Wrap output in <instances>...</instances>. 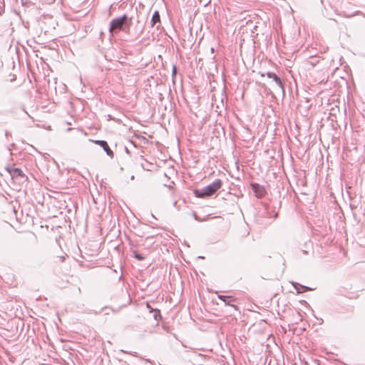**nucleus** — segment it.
Returning <instances> with one entry per match:
<instances>
[{"mask_svg": "<svg viewBox=\"0 0 365 365\" xmlns=\"http://www.w3.org/2000/svg\"><path fill=\"white\" fill-rule=\"evenodd\" d=\"M131 25V19L124 14L122 16L113 19L110 23L109 32L112 36L116 34L120 31H123L127 34L130 31Z\"/></svg>", "mask_w": 365, "mask_h": 365, "instance_id": "1", "label": "nucleus"}, {"mask_svg": "<svg viewBox=\"0 0 365 365\" xmlns=\"http://www.w3.org/2000/svg\"><path fill=\"white\" fill-rule=\"evenodd\" d=\"M222 182L220 179H216L211 184L207 185L202 189L195 190V195L197 197H210L216 193V192L222 187Z\"/></svg>", "mask_w": 365, "mask_h": 365, "instance_id": "2", "label": "nucleus"}, {"mask_svg": "<svg viewBox=\"0 0 365 365\" xmlns=\"http://www.w3.org/2000/svg\"><path fill=\"white\" fill-rule=\"evenodd\" d=\"M250 186L252 187V191L255 192V196L257 198L263 197L267 193L264 187L258 183L252 182L251 183Z\"/></svg>", "mask_w": 365, "mask_h": 365, "instance_id": "3", "label": "nucleus"}, {"mask_svg": "<svg viewBox=\"0 0 365 365\" xmlns=\"http://www.w3.org/2000/svg\"><path fill=\"white\" fill-rule=\"evenodd\" d=\"M93 142L95 144L101 146L110 158H113V155H114L113 152L110 148L108 143L106 140H93Z\"/></svg>", "mask_w": 365, "mask_h": 365, "instance_id": "4", "label": "nucleus"}, {"mask_svg": "<svg viewBox=\"0 0 365 365\" xmlns=\"http://www.w3.org/2000/svg\"><path fill=\"white\" fill-rule=\"evenodd\" d=\"M273 78H272L273 81L275 82L277 88H279V91L282 93V95H284V84L279 77H278L275 73L274 75H272Z\"/></svg>", "mask_w": 365, "mask_h": 365, "instance_id": "5", "label": "nucleus"}, {"mask_svg": "<svg viewBox=\"0 0 365 365\" xmlns=\"http://www.w3.org/2000/svg\"><path fill=\"white\" fill-rule=\"evenodd\" d=\"M292 284L293 287H294V289L297 290V292L298 294L312 290V288L304 286V285H302L297 282H292Z\"/></svg>", "mask_w": 365, "mask_h": 365, "instance_id": "6", "label": "nucleus"}, {"mask_svg": "<svg viewBox=\"0 0 365 365\" xmlns=\"http://www.w3.org/2000/svg\"><path fill=\"white\" fill-rule=\"evenodd\" d=\"M9 173L12 178H18V177L24 178V175L22 172V170L18 168H14L11 169L9 170Z\"/></svg>", "mask_w": 365, "mask_h": 365, "instance_id": "7", "label": "nucleus"}, {"mask_svg": "<svg viewBox=\"0 0 365 365\" xmlns=\"http://www.w3.org/2000/svg\"><path fill=\"white\" fill-rule=\"evenodd\" d=\"M150 23L152 26H155L157 23H160V16L158 11L154 12Z\"/></svg>", "mask_w": 365, "mask_h": 365, "instance_id": "8", "label": "nucleus"}, {"mask_svg": "<svg viewBox=\"0 0 365 365\" xmlns=\"http://www.w3.org/2000/svg\"><path fill=\"white\" fill-rule=\"evenodd\" d=\"M236 299L232 296H226V299H224L222 302L225 303L227 306H231L234 307L235 309H237V306L232 304V302H235Z\"/></svg>", "mask_w": 365, "mask_h": 365, "instance_id": "9", "label": "nucleus"}, {"mask_svg": "<svg viewBox=\"0 0 365 365\" xmlns=\"http://www.w3.org/2000/svg\"><path fill=\"white\" fill-rule=\"evenodd\" d=\"M193 360L198 365H201V362L205 361V356L201 354H195Z\"/></svg>", "mask_w": 365, "mask_h": 365, "instance_id": "10", "label": "nucleus"}, {"mask_svg": "<svg viewBox=\"0 0 365 365\" xmlns=\"http://www.w3.org/2000/svg\"><path fill=\"white\" fill-rule=\"evenodd\" d=\"M272 75H274V73H272V72H267L266 73V76H267V78H273V76Z\"/></svg>", "mask_w": 365, "mask_h": 365, "instance_id": "11", "label": "nucleus"}, {"mask_svg": "<svg viewBox=\"0 0 365 365\" xmlns=\"http://www.w3.org/2000/svg\"><path fill=\"white\" fill-rule=\"evenodd\" d=\"M135 257L136 259L139 260H142L144 259V257L140 254H135Z\"/></svg>", "mask_w": 365, "mask_h": 365, "instance_id": "12", "label": "nucleus"}, {"mask_svg": "<svg viewBox=\"0 0 365 365\" xmlns=\"http://www.w3.org/2000/svg\"><path fill=\"white\" fill-rule=\"evenodd\" d=\"M217 298H218L219 299H220L221 301H222L224 299H226V296H225V295H221V294H218V295H217Z\"/></svg>", "mask_w": 365, "mask_h": 365, "instance_id": "13", "label": "nucleus"}, {"mask_svg": "<svg viewBox=\"0 0 365 365\" xmlns=\"http://www.w3.org/2000/svg\"><path fill=\"white\" fill-rule=\"evenodd\" d=\"M158 316L160 317V312L159 311H156L154 314V317H155V319H158Z\"/></svg>", "mask_w": 365, "mask_h": 365, "instance_id": "14", "label": "nucleus"}, {"mask_svg": "<svg viewBox=\"0 0 365 365\" xmlns=\"http://www.w3.org/2000/svg\"><path fill=\"white\" fill-rule=\"evenodd\" d=\"M175 72H176V68H175V66H174L173 67V74H175Z\"/></svg>", "mask_w": 365, "mask_h": 365, "instance_id": "15", "label": "nucleus"}, {"mask_svg": "<svg viewBox=\"0 0 365 365\" xmlns=\"http://www.w3.org/2000/svg\"><path fill=\"white\" fill-rule=\"evenodd\" d=\"M125 150H126V153H129L128 149L127 148H125Z\"/></svg>", "mask_w": 365, "mask_h": 365, "instance_id": "16", "label": "nucleus"}]
</instances>
